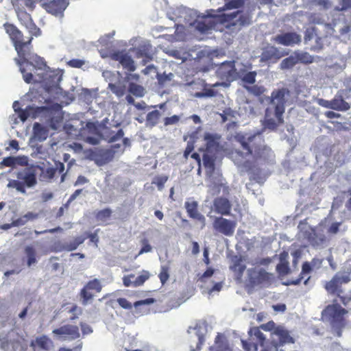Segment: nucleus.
I'll list each match as a JSON object with an SVG mask.
<instances>
[{
	"label": "nucleus",
	"mask_w": 351,
	"mask_h": 351,
	"mask_svg": "<svg viewBox=\"0 0 351 351\" xmlns=\"http://www.w3.org/2000/svg\"><path fill=\"white\" fill-rule=\"evenodd\" d=\"M25 252L27 257V264L30 267L32 264L36 263V250L32 246H27L25 248Z\"/></svg>",
	"instance_id": "nucleus-41"
},
{
	"label": "nucleus",
	"mask_w": 351,
	"mask_h": 351,
	"mask_svg": "<svg viewBox=\"0 0 351 351\" xmlns=\"http://www.w3.org/2000/svg\"><path fill=\"white\" fill-rule=\"evenodd\" d=\"M123 130L119 129L116 133L114 131H110L106 135V138L109 143H114L123 138Z\"/></svg>",
	"instance_id": "nucleus-46"
},
{
	"label": "nucleus",
	"mask_w": 351,
	"mask_h": 351,
	"mask_svg": "<svg viewBox=\"0 0 351 351\" xmlns=\"http://www.w3.org/2000/svg\"><path fill=\"white\" fill-rule=\"evenodd\" d=\"M56 173H58L59 174H61V182H63L65 178L66 173H64V165L63 162H61L60 161L55 162V167H54Z\"/></svg>",
	"instance_id": "nucleus-58"
},
{
	"label": "nucleus",
	"mask_w": 351,
	"mask_h": 351,
	"mask_svg": "<svg viewBox=\"0 0 351 351\" xmlns=\"http://www.w3.org/2000/svg\"><path fill=\"white\" fill-rule=\"evenodd\" d=\"M136 58H142V64H146L148 62L153 59L152 55L148 52L145 49H138L136 53Z\"/></svg>",
	"instance_id": "nucleus-43"
},
{
	"label": "nucleus",
	"mask_w": 351,
	"mask_h": 351,
	"mask_svg": "<svg viewBox=\"0 0 351 351\" xmlns=\"http://www.w3.org/2000/svg\"><path fill=\"white\" fill-rule=\"evenodd\" d=\"M3 26L17 52L18 57L14 58V62L19 68L23 80L29 84H40L43 81L47 64L43 58L32 52L33 37L24 41L23 33L14 25L6 23Z\"/></svg>",
	"instance_id": "nucleus-1"
},
{
	"label": "nucleus",
	"mask_w": 351,
	"mask_h": 351,
	"mask_svg": "<svg viewBox=\"0 0 351 351\" xmlns=\"http://www.w3.org/2000/svg\"><path fill=\"white\" fill-rule=\"evenodd\" d=\"M56 174V171L54 167L47 168L45 172H43V177L47 180L53 179Z\"/></svg>",
	"instance_id": "nucleus-62"
},
{
	"label": "nucleus",
	"mask_w": 351,
	"mask_h": 351,
	"mask_svg": "<svg viewBox=\"0 0 351 351\" xmlns=\"http://www.w3.org/2000/svg\"><path fill=\"white\" fill-rule=\"evenodd\" d=\"M102 289L101 281L97 278L89 280L80 290V295L82 298V304L86 305L93 300L95 293H100Z\"/></svg>",
	"instance_id": "nucleus-10"
},
{
	"label": "nucleus",
	"mask_w": 351,
	"mask_h": 351,
	"mask_svg": "<svg viewBox=\"0 0 351 351\" xmlns=\"http://www.w3.org/2000/svg\"><path fill=\"white\" fill-rule=\"evenodd\" d=\"M276 270L278 273L281 276L287 275L290 272L289 263L287 261L280 263L276 266Z\"/></svg>",
	"instance_id": "nucleus-51"
},
{
	"label": "nucleus",
	"mask_w": 351,
	"mask_h": 351,
	"mask_svg": "<svg viewBox=\"0 0 351 351\" xmlns=\"http://www.w3.org/2000/svg\"><path fill=\"white\" fill-rule=\"evenodd\" d=\"M66 64L72 68H82L85 64V61L80 59H72L66 62Z\"/></svg>",
	"instance_id": "nucleus-59"
},
{
	"label": "nucleus",
	"mask_w": 351,
	"mask_h": 351,
	"mask_svg": "<svg viewBox=\"0 0 351 351\" xmlns=\"http://www.w3.org/2000/svg\"><path fill=\"white\" fill-rule=\"evenodd\" d=\"M51 250L55 252L66 251L65 243H64L60 241H55L51 246Z\"/></svg>",
	"instance_id": "nucleus-60"
},
{
	"label": "nucleus",
	"mask_w": 351,
	"mask_h": 351,
	"mask_svg": "<svg viewBox=\"0 0 351 351\" xmlns=\"http://www.w3.org/2000/svg\"><path fill=\"white\" fill-rule=\"evenodd\" d=\"M145 89H128L129 94L126 95V101L135 106L138 110H144L147 108L145 102L134 103L133 96L142 97L144 95Z\"/></svg>",
	"instance_id": "nucleus-24"
},
{
	"label": "nucleus",
	"mask_w": 351,
	"mask_h": 351,
	"mask_svg": "<svg viewBox=\"0 0 351 351\" xmlns=\"http://www.w3.org/2000/svg\"><path fill=\"white\" fill-rule=\"evenodd\" d=\"M332 109L346 111L350 109V104L346 102L341 95H336L332 100Z\"/></svg>",
	"instance_id": "nucleus-29"
},
{
	"label": "nucleus",
	"mask_w": 351,
	"mask_h": 351,
	"mask_svg": "<svg viewBox=\"0 0 351 351\" xmlns=\"http://www.w3.org/2000/svg\"><path fill=\"white\" fill-rule=\"evenodd\" d=\"M237 141L239 146L232 149L229 155L235 164L243 165L245 168L251 169L250 158L254 163L261 160H266L271 152V149L264 145V139L261 136H241L238 137Z\"/></svg>",
	"instance_id": "nucleus-2"
},
{
	"label": "nucleus",
	"mask_w": 351,
	"mask_h": 351,
	"mask_svg": "<svg viewBox=\"0 0 351 351\" xmlns=\"http://www.w3.org/2000/svg\"><path fill=\"white\" fill-rule=\"evenodd\" d=\"M306 239L314 247H324L327 241V237L322 231H317L315 229H312L307 234Z\"/></svg>",
	"instance_id": "nucleus-18"
},
{
	"label": "nucleus",
	"mask_w": 351,
	"mask_h": 351,
	"mask_svg": "<svg viewBox=\"0 0 351 351\" xmlns=\"http://www.w3.org/2000/svg\"><path fill=\"white\" fill-rule=\"evenodd\" d=\"M348 311L338 304L328 305L322 311V317L328 321L337 337H341L343 328L346 325L344 315Z\"/></svg>",
	"instance_id": "nucleus-5"
},
{
	"label": "nucleus",
	"mask_w": 351,
	"mask_h": 351,
	"mask_svg": "<svg viewBox=\"0 0 351 351\" xmlns=\"http://www.w3.org/2000/svg\"><path fill=\"white\" fill-rule=\"evenodd\" d=\"M289 89H278L271 93L269 106L265 110L263 122L265 128L274 131L284 123L286 95H289Z\"/></svg>",
	"instance_id": "nucleus-3"
},
{
	"label": "nucleus",
	"mask_w": 351,
	"mask_h": 351,
	"mask_svg": "<svg viewBox=\"0 0 351 351\" xmlns=\"http://www.w3.org/2000/svg\"><path fill=\"white\" fill-rule=\"evenodd\" d=\"M118 304L124 309H131L132 307V304L124 298H119L117 299Z\"/></svg>",
	"instance_id": "nucleus-63"
},
{
	"label": "nucleus",
	"mask_w": 351,
	"mask_h": 351,
	"mask_svg": "<svg viewBox=\"0 0 351 351\" xmlns=\"http://www.w3.org/2000/svg\"><path fill=\"white\" fill-rule=\"evenodd\" d=\"M209 152H207L203 155L202 160L204 166L206 169L209 170L210 172H213L215 170V158L214 156L210 155L208 154Z\"/></svg>",
	"instance_id": "nucleus-35"
},
{
	"label": "nucleus",
	"mask_w": 351,
	"mask_h": 351,
	"mask_svg": "<svg viewBox=\"0 0 351 351\" xmlns=\"http://www.w3.org/2000/svg\"><path fill=\"white\" fill-rule=\"evenodd\" d=\"M217 92L214 89H203L202 92L196 93V97H211L216 95Z\"/></svg>",
	"instance_id": "nucleus-57"
},
{
	"label": "nucleus",
	"mask_w": 351,
	"mask_h": 351,
	"mask_svg": "<svg viewBox=\"0 0 351 351\" xmlns=\"http://www.w3.org/2000/svg\"><path fill=\"white\" fill-rule=\"evenodd\" d=\"M213 207L215 212L221 215L227 216L231 213L232 204L226 197H216L213 201Z\"/></svg>",
	"instance_id": "nucleus-17"
},
{
	"label": "nucleus",
	"mask_w": 351,
	"mask_h": 351,
	"mask_svg": "<svg viewBox=\"0 0 351 351\" xmlns=\"http://www.w3.org/2000/svg\"><path fill=\"white\" fill-rule=\"evenodd\" d=\"M155 302H156V300L154 298H147L145 300L135 302L134 304V306L135 307L136 309H137L139 306H141L142 305L152 304H154Z\"/></svg>",
	"instance_id": "nucleus-61"
},
{
	"label": "nucleus",
	"mask_w": 351,
	"mask_h": 351,
	"mask_svg": "<svg viewBox=\"0 0 351 351\" xmlns=\"http://www.w3.org/2000/svg\"><path fill=\"white\" fill-rule=\"evenodd\" d=\"M315 39V44L310 47V50L313 51H319L324 47L322 38L317 35Z\"/></svg>",
	"instance_id": "nucleus-56"
},
{
	"label": "nucleus",
	"mask_w": 351,
	"mask_h": 351,
	"mask_svg": "<svg viewBox=\"0 0 351 351\" xmlns=\"http://www.w3.org/2000/svg\"><path fill=\"white\" fill-rule=\"evenodd\" d=\"M351 280V271H340L336 273L332 279L326 282L324 289L330 295H335L340 302L347 306L351 302V289L345 291L341 286Z\"/></svg>",
	"instance_id": "nucleus-4"
},
{
	"label": "nucleus",
	"mask_w": 351,
	"mask_h": 351,
	"mask_svg": "<svg viewBox=\"0 0 351 351\" xmlns=\"http://www.w3.org/2000/svg\"><path fill=\"white\" fill-rule=\"evenodd\" d=\"M64 70L57 69H51L48 65L43 75V81L40 84L45 88H60V84L62 80Z\"/></svg>",
	"instance_id": "nucleus-11"
},
{
	"label": "nucleus",
	"mask_w": 351,
	"mask_h": 351,
	"mask_svg": "<svg viewBox=\"0 0 351 351\" xmlns=\"http://www.w3.org/2000/svg\"><path fill=\"white\" fill-rule=\"evenodd\" d=\"M235 71L234 61H228L221 63L217 72L221 76L226 77L228 80H232Z\"/></svg>",
	"instance_id": "nucleus-25"
},
{
	"label": "nucleus",
	"mask_w": 351,
	"mask_h": 351,
	"mask_svg": "<svg viewBox=\"0 0 351 351\" xmlns=\"http://www.w3.org/2000/svg\"><path fill=\"white\" fill-rule=\"evenodd\" d=\"M0 165L4 167H14L16 165L25 166L27 165V158L26 156H8L4 158Z\"/></svg>",
	"instance_id": "nucleus-27"
},
{
	"label": "nucleus",
	"mask_w": 351,
	"mask_h": 351,
	"mask_svg": "<svg viewBox=\"0 0 351 351\" xmlns=\"http://www.w3.org/2000/svg\"><path fill=\"white\" fill-rule=\"evenodd\" d=\"M294 53L295 58H297L298 63L308 64L313 62L314 61V57L310 55L308 52L295 51Z\"/></svg>",
	"instance_id": "nucleus-32"
},
{
	"label": "nucleus",
	"mask_w": 351,
	"mask_h": 351,
	"mask_svg": "<svg viewBox=\"0 0 351 351\" xmlns=\"http://www.w3.org/2000/svg\"><path fill=\"white\" fill-rule=\"evenodd\" d=\"M249 335L251 337L252 336L255 337L261 346H264L265 342V337L264 334L260 330L259 328L254 327L250 328L249 330Z\"/></svg>",
	"instance_id": "nucleus-37"
},
{
	"label": "nucleus",
	"mask_w": 351,
	"mask_h": 351,
	"mask_svg": "<svg viewBox=\"0 0 351 351\" xmlns=\"http://www.w3.org/2000/svg\"><path fill=\"white\" fill-rule=\"evenodd\" d=\"M317 36V28L315 27L307 28L304 32V43L308 44L309 41H311L313 39H315Z\"/></svg>",
	"instance_id": "nucleus-48"
},
{
	"label": "nucleus",
	"mask_w": 351,
	"mask_h": 351,
	"mask_svg": "<svg viewBox=\"0 0 351 351\" xmlns=\"http://www.w3.org/2000/svg\"><path fill=\"white\" fill-rule=\"evenodd\" d=\"M237 222L234 220H229L222 217H217L213 222L214 230L227 237H231L234 232Z\"/></svg>",
	"instance_id": "nucleus-12"
},
{
	"label": "nucleus",
	"mask_w": 351,
	"mask_h": 351,
	"mask_svg": "<svg viewBox=\"0 0 351 351\" xmlns=\"http://www.w3.org/2000/svg\"><path fill=\"white\" fill-rule=\"evenodd\" d=\"M85 240V237L80 236L75 238L72 241L65 243L66 251L71 252L76 250L80 245L84 242Z\"/></svg>",
	"instance_id": "nucleus-36"
},
{
	"label": "nucleus",
	"mask_w": 351,
	"mask_h": 351,
	"mask_svg": "<svg viewBox=\"0 0 351 351\" xmlns=\"http://www.w3.org/2000/svg\"><path fill=\"white\" fill-rule=\"evenodd\" d=\"M36 343L40 348L47 350L49 348V339L46 336H42L36 339Z\"/></svg>",
	"instance_id": "nucleus-53"
},
{
	"label": "nucleus",
	"mask_w": 351,
	"mask_h": 351,
	"mask_svg": "<svg viewBox=\"0 0 351 351\" xmlns=\"http://www.w3.org/2000/svg\"><path fill=\"white\" fill-rule=\"evenodd\" d=\"M273 40L277 44L284 46H293L299 45L301 41V36L295 32H285L276 36Z\"/></svg>",
	"instance_id": "nucleus-13"
},
{
	"label": "nucleus",
	"mask_w": 351,
	"mask_h": 351,
	"mask_svg": "<svg viewBox=\"0 0 351 351\" xmlns=\"http://www.w3.org/2000/svg\"><path fill=\"white\" fill-rule=\"evenodd\" d=\"M180 121V117L178 115H173L170 117H166L164 119L165 125H173Z\"/></svg>",
	"instance_id": "nucleus-64"
},
{
	"label": "nucleus",
	"mask_w": 351,
	"mask_h": 351,
	"mask_svg": "<svg viewBox=\"0 0 351 351\" xmlns=\"http://www.w3.org/2000/svg\"><path fill=\"white\" fill-rule=\"evenodd\" d=\"M220 135L217 134H213L206 132L204 136V139L206 141V149L207 152H213L219 149Z\"/></svg>",
	"instance_id": "nucleus-22"
},
{
	"label": "nucleus",
	"mask_w": 351,
	"mask_h": 351,
	"mask_svg": "<svg viewBox=\"0 0 351 351\" xmlns=\"http://www.w3.org/2000/svg\"><path fill=\"white\" fill-rule=\"evenodd\" d=\"M143 73L145 75H147L149 73L154 74L156 77L158 82V84L160 86H164L166 84L167 82H171L172 80V77L173 76V75L171 73H170L169 74L158 73L157 71L156 67H155L154 65L147 66L146 68H145L143 70Z\"/></svg>",
	"instance_id": "nucleus-21"
},
{
	"label": "nucleus",
	"mask_w": 351,
	"mask_h": 351,
	"mask_svg": "<svg viewBox=\"0 0 351 351\" xmlns=\"http://www.w3.org/2000/svg\"><path fill=\"white\" fill-rule=\"evenodd\" d=\"M139 76L137 74L127 73L123 79V84L120 88H143L142 86L137 84L138 82ZM108 88H119L115 84V82L112 80H110L108 82Z\"/></svg>",
	"instance_id": "nucleus-19"
},
{
	"label": "nucleus",
	"mask_w": 351,
	"mask_h": 351,
	"mask_svg": "<svg viewBox=\"0 0 351 351\" xmlns=\"http://www.w3.org/2000/svg\"><path fill=\"white\" fill-rule=\"evenodd\" d=\"M225 2L224 6L221 9L222 11L239 8L243 4V0H225Z\"/></svg>",
	"instance_id": "nucleus-45"
},
{
	"label": "nucleus",
	"mask_w": 351,
	"mask_h": 351,
	"mask_svg": "<svg viewBox=\"0 0 351 351\" xmlns=\"http://www.w3.org/2000/svg\"><path fill=\"white\" fill-rule=\"evenodd\" d=\"M158 277L162 285H164L169 278V267H162L161 271L160 272Z\"/></svg>",
	"instance_id": "nucleus-55"
},
{
	"label": "nucleus",
	"mask_w": 351,
	"mask_h": 351,
	"mask_svg": "<svg viewBox=\"0 0 351 351\" xmlns=\"http://www.w3.org/2000/svg\"><path fill=\"white\" fill-rule=\"evenodd\" d=\"M350 8H351V0H340L339 5L335 8V10L342 12Z\"/></svg>",
	"instance_id": "nucleus-54"
},
{
	"label": "nucleus",
	"mask_w": 351,
	"mask_h": 351,
	"mask_svg": "<svg viewBox=\"0 0 351 351\" xmlns=\"http://www.w3.org/2000/svg\"><path fill=\"white\" fill-rule=\"evenodd\" d=\"M230 269L234 273L236 279L237 280H241L246 269V266L243 263L242 257L234 256L232 258V264L230 266Z\"/></svg>",
	"instance_id": "nucleus-23"
},
{
	"label": "nucleus",
	"mask_w": 351,
	"mask_h": 351,
	"mask_svg": "<svg viewBox=\"0 0 351 351\" xmlns=\"http://www.w3.org/2000/svg\"><path fill=\"white\" fill-rule=\"evenodd\" d=\"M161 117V112L158 110H152L148 112L145 116L146 125L154 127L156 125Z\"/></svg>",
	"instance_id": "nucleus-31"
},
{
	"label": "nucleus",
	"mask_w": 351,
	"mask_h": 351,
	"mask_svg": "<svg viewBox=\"0 0 351 351\" xmlns=\"http://www.w3.org/2000/svg\"><path fill=\"white\" fill-rule=\"evenodd\" d=\"M141 243L143 247L136 257H137L138 256L141 255L144 253L149 252L152 250V247L151 245L149 243V241L147 239H146V238L143 239L141 241Z\"/></svg>",
	"instance_id": "nucleus-52"
},
{
	"label": "nucleus",
	"mask_w": 351,
	"mask_h": 351,
	"mask_svg": "<svg viewBox=\"0 0 351 351\" xmlns=\"http://www.w3.org/2000/svg\"><path fill=\"white\" fill-rule=\"evenodd\" d=\"M241 343L245 351H257V343L248 341L247 340H241ZM262 351H269L267 349H263Z\"/></svg>",
	"instance_id": "nucleus-50"
},
{
	"label": "nucleus",
	"mask_w": 351,
	"mask_h": 351,
	"mask_svg": "<svg viewBox=\"0 0 351 351\" xmlns=\"http://www.w3.org/2000/svg\"><path fill=\"white\" fill-rule=\"evenodd\" d=\"M38 111L49 117L48 123L53 130H56L62 121V106L58 103L40 106L38 108Z\"/></svg>",
	"instance_id": "nucleus-7"
},
{
	"label": "nucleus",
	"mask_w": 351,
	"mask_h": 351,
	"mask_svg": "<svg viewBox=\"0 0 351 351\" xmlns=\"http://www.w3.org/2000/svg\"><path fill=\"white\" fill-rule=\"evenodd\" d=\"M18 180L23 182L27 187H33L37 183L36 175L34 171L25 169L16 173Z\"/></svg>",
	"instance_id": "nucleus-20"
},
{
	"label": "nucleus",
	"mask_w": 351,
	"mask_h": 351,
	"mask_svg": "<svg viewBox=\"0 0 351 351\" xmlns=\"http://www.w3.org/2000/svg\"><path fill=\"white\" fill-rule=\"evenodd\" d=\"M256 75L257 73L256 71H249L242 73L241 81L245 84H253L256 81Z\"/></svg>",
	"instance_id": "nucleus-44"
},
{
	"label": "nucleus",
	"mask_w": 351,
	"mask_h": 351,
	"mask_svg": "<svg viewBox=\"0 0 351 351\" xmlns=\"http://www.w3.org/2000/svg\"><path fill=\"white\" fill-rule=\"evenodd\" d=\"M78 136L91 145H97L100 142L101 134L98 125L93 122H87L86 126L79 131Z\"/></svg>",
	"instance_id": "nucleus-8"
},
{
	"label": "nucleus",
	"mask_w": 351,
	"mask_h": 351,
	"mask_svg": "<svg viewBox=\"0 0 351 351\" xmlns=\"http://www.w3.org/2000/svg\"><path fill=\"white\" fill-rule=\"evenodd\" d=\"M8 186L10 188H14L17 191L22 193H25V184L19 180H12L9 182Z\"/></svg>",
	"instance_id": "nucleus-47"
},
{
	"label": "nucleus",
	"mask_w": 351,
	"mask_h": 351,
	"mask_svg": "<svg viewBox=\"0 0 351 351\" xmlns=\"http://www.w3.org/2000/svg\"><path fill=\"white\" fill-rule=\"evenodd\" d=\"M296 64H298L297 58L294 54L282 60L280 66L281 69H289L293 68Z\"/></svg>",
	"instance_id": "nucleus-38"
},
{
	"label": "nucleus",
	"mask_w": 351,
	"mask_h": 351,
	"mask_svg": "<svg viewBox=\"0 0 351 351\" xmlns=\"http://www.w3.org/2000/svg\"><path fill=\"white\" fill-rule=\"evenodd\" d=\"M274 334L278 337V342L280 345L286 343H293V339L290 336L289 332L281 327L276 328Z\"/></svg>",
	"instance_id": "nucleus-28"
},
{
	"label": "nucleus",
	"mask_w": 351,
	"mask_h": 351,
	"mask_svg": "<svg viewBox=\"0 0 351 351\" xmlns=\"http://www.w3.org/2000/svg\"><path fill=\"white\" fill-rule=\"evenodd\" d=\"M17 16L21 23L25 26L29 27L33 21L29 13L25 10H19L16 11Z\"/></svg>",
	"instance_id": "nucleus-34"
},
{
	"label": "nucleus",
	"mask_w": 351,
	"mask_h": 351,
	"mask_svg": "<svg viewBox=\"0 0 351 351\" xmlns=\"http://www.w3.org/2000/svg\"><path fill=\"white\" fill-rule=\"evenodd\" d=\"M283 56L284 54L277 47L268 45L263 49L260 58L263 62H276Z\"/></svg>",
	"instance_id": "nucleus-16"
},
{
	"label": "nucleus",
	"mask_w": 351,
	"mask_h": 351,
	"mask_svg": "<svg viewBox=\"0 0 351 351\" xmlns=\"http://www.w3.org/2000/svg\"><path fill=\"white\" fill-rule=\"evenodd\" d=\"M213 25L211 23L208 22V17L204 18L202 21H197L196 23V29L202 33L208 32L213 28Z\"/></svg>",
	"instance_id": "nucleus-40"
},
{
	"label": "nucleus",
	"mask_w": 351,
	"mask_h": 351,
	"mask_svg": "<svg viewBox=\"0 0 351 351\" xmlns=\"http://www.w3.org/2000/svg\"><path fill=\"white\" fill-rule=\"evenodd\" d=\"M34 137L39 141L47 139L49 134L48 130L38 123H35L33 127Z\"/></svg>",
	"instance_id": "nucleus-30"
},
{
	"label": "nucleus",
	"mask_w": 351,
	"mask_h": 351,
	"mask_svg": "<svg viewBox=\"0 0 351 351\" xmlns=\"http://www.w3.org/2000/svg\"><path fill=\"white\" fill-rule=\"evenodd\" d=\"M169 177L167 176H159L154 178L152 184H156L159 191H162L164 188L165 184L168 180Z\"/></svg>",
	"instance_id": "nucleus-49"
},
{
	"label": "nucleus",
	"mask_w": 351,
	"mask_h": 351,
	"mask_svg": "<svg viewBox=\"0 0 351 351\" xmlns=\"http://www.w3.org/2000/svg\"><path fill=\"white\" fill-rule=\"evenodd\" d=\"M67 5L66 0H51L46 4V7L49 12L57 14L64 10Z\"/></svg>",
	"instance_id": "nucleus-26"
},
{
	"label": "nucleus",
	"mask_w": 351,
	"mask_h": 351,
	"mask_svg": "<svg viewBox=\"0 0 351 351\" xmlns=\"http://www.w3.org/2000/svg\"><path fill=\"white\" fill-rule=\"evenodd\" d=\"M102 58H109L112 60L117 61L124 69L133 72L136 69L134 62L132 57L125 51H112L108 54H102Z\"/></svg>",
	"instance_id": "nucleus-9"
},
{
	"label": "nucleus",
	"mask_w": 351,
	"mask_h": 351,
	"mask_svg": "<svg viewBox=\"0 0 351 351\" xmlns=\"http://www.w3.org/2000/svg\"><path fill=\"white\" fill-rule=\"evenodd\" d=\"M198 206V202L193 198L188 199L184 202V208L188 216L193 219L201 222L204 227L205 226L206 219L205 217L199 212Z\"/></svg>",
	"instance_id": "nucleus-14"
},
{
	"label": "nucleus",
	"mask_w": 351,
	"mask_h": 351,
	"mask_svg": "<svg viewBox=\"0 0 351 351\" xmlns=\"http://www.w3.org/2000/svg\"><path fill=\"white\" fill-rule=\"evenodd\" d=\"M273 274L263 268H251L247 271V284L250 288L268 287L274 280Z\"/></svg>",
	"instance_id": "nucleus-6"
},
{
	"label": "nucleus",
	"mask_w": 351,
	"mask_h": 351,
	"mask_svg": "<svg viewBox=\"0 0 351 351\" xmlns=\"http://www.w3.org/2000/svg\"><path fill=\"white\" fill-rule=\"evenodd\" d=\"M312 270V267L308 262H304L302 266V271L300 274V277L294 280L289 282L287 285H297L300 283L302 280L304 278V275L309 274Z\"/></svg>",
	"instance_id": "nucleus-33"
},
{
	"label": "nucleus",
	"mask_w": 351,
	"mask_h": 351,
	"mask_svg": "<svg viewBox=\"0 0 351 351\" xmlns=\"http://www.w3.org/2000/svg\"><path fill=\"white\" fill-rule=\"evenodd\" d=\"M150 277V274L148 271L143 270L141 274L136 277L135 280L133 281V287H137L142 286L146 280Z\"/></svg>",
	"instance_id": "nucleus-42"
},
{
	"label": "nucleus",
	"mask_w": 351,
	"mask_h": 351,
	"mask_svg": "<svg viewBox=\"0 0 351 351\" xmlns=\"http://www.w3.org/2000/svg\"><path fill=\"white\" fill-rule=\"evenodd\" d=\"M112 213V210L109 208H106L103 210H99L95 214V218L98 221L105 222L110 218Z\"/></svg>",
	"instance_id": "nucleus-39"
},
{
	"label": "nucleus",
	"mask_w": 351,
	"mask_h": 351,
	"mask_svg": "<svg viewBox=\"0 0 351 351\" xmlns=\"http://www.w3.org/2000/svg\"><path fill=\"white\" fill-rule=\"evenodd\" d=\"M53 334L60 337L76 339L80 337L79 328L77 326L66 324L53 330Z\"/></svg>",
	"instance_id": "nucleus-15"
}]
</instances>
